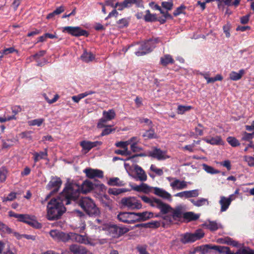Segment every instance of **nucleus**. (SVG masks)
<instances>
[{
    "mask_svg": "<svg viewBox=\"0 0 254 254\" xmlns=\"http://www.w3.org/2000/svg\"><path fill=\"white\" fill-rule=\"evenodd\" d=\"M67 190L64 193L63 190L56 197L52 198L48 203L47 219L50 221L57 220L61 218L66 211L64 204L68 205L73 201Z\"/></svg>",
    "mask_w": 254,
    "mask_h": 254,
    "instance_id": "f257e3e1",
    "label": "nucleus"
},
{
    "mask_svg": "<svg viewBox=\"0 0 254 254\" xmlns=\"http://www.w3.org/2000/svg\"><path fill=\"white\" fill-rule=\"evenodd\" d=\"M93 186H95L93 183L88 179L84 180L81 185L77 183L73 184L68 180L65 184L63 192L64 193L67 190L70 198L75 201L78 199L81 193L87 194L94 190Z\"/></svg>",
    "mask_w": 254,
    "mask_h": 254,
    "instance_id": "f03ea898",
    "label": "nucleus"
},
{
    "mask_svg": "<svg viewBox=\"0 0 254 254\" xmlns=\"http://www.w3.org/2000/svg\"><path fill=\"white\" fill-rule=\"evenodd\" d=\"M78 205L83 209L87 215L91 217H97L101 215L100 209L97 206L94 201L89 197L81 198Z\"/></svg>",
    "mask_w": 254,
    "mask_h": 254,
    "instance_id": "7ed1b4c3",
    "label": "nucleus"
},
{
    "mask_svg": "<svg viewBox=\"0 0 254 254\" xmlns=\"http://www.w3.org/2000/svg\"><path fill=\"white\" fill-rule=\"evenodd\" d=\"M9 217H14L18 219V221L26 223L35 229H41L42 227L41 223L35 219V216L29 214H17L12 211L8 212Z\"/></svg>",
    "mask_w": 254,
    "mask_h": 254,
    "instance_id": "20e7f679",
    "label": "nucleus"
},
{
    "mask_svg": "<svg viewBox=\"0 0 254 254\" xmlns=\"http://www.w3.org/2000/svg\"><path fill=\"white\" fill-rule=\"evenodd\" d=\"M103 226L102 228V230L109 232L114 238H119L129 231L128 228L125 226H119L111 223L103 224Z\"/></svg>",
    "mask_w": 254,
    "mask_h": 254,
    "instance_id": "39448f33",
    "label": "nucleus"
},
{
    "mask_svg": "<svg viewBox=\"0 0 254 254\" xmlns=\"http://www.w3.org/2000/svg\"><path fill=\"white\" fill-rule=\"evenodd\" d=\"M204 236V233L200 229L195 230L194 233L186 232L180 235V241L183 244L192 243L200 240Z\"/></svg>",
    "mask_w": 254,
    "mask_h": 254,
    "instance_id": "423d86ee",
    "label": "nucleus"
},
{
    "mask_svg": "<svg viewBox=\"0 0 254 254\" xmlns=\"http://www.w3.org/2000/svg\"><path fill=\"white\" fill-rule=\"evenodd\" d=\"M196 253L199 254H222V246L211 244L202 245L194 247Z\"/></svg>",
    "mask_w": 254,
    "mask_h": 254,
    "instance_id": "0eeeda50",
    "label": "nucleus"
},
{
    "mask_svg": "<svg viewBox=\"0 0 254 254\" xmlns=\"http://www.w3.org/2000/svg\"><path fill=\"white\" fill-rule=\"evenodd\" d=\"M62 31L76 37L81 36L88 37L89 35V33L87 30L83 29L79 26H65L63 27Z\"/></svg>",
    "mask_w": 254,
    "mask_h": 254,
    "instance_id": "6e6552de",
    "label": "nucleus"
},
{
    "mask_svg": "<svg viewBox=\"0 0 254 254\" xmlns=\"http://www.w3.org/2000/svg\"><path fill=\"white\" fill-rule=\"evenodd\" d=\"M152 151H148V156L157 159L158 160H164L170 158L166 155V151L162 150L157 147H153Z\"/></svg>",
    "mask_w": 254,
    "mask_h": 254,
    "instance_id": "1a4fd4ad",
    "label": "nucleus"
},
{
    "mask_svg": "<svg viewBox=\"0 0 254 254\" xmlns=\"http://www.w3.org/2000/svg\"><path fill=\"white\" fill-rule=\"evenodd\" d=\"M83 172L86 174V177L90 179H95L96 178L102 179L104 177L103 171L99 169L86 168Z\"/></svg>",
    "mask_w": 254,
    "mask_h": 254,
    "instance_id": "9d476101",
    "label": "nucleus"
},
{
    "mask_svg": "<svg viewBox=\"0 0 254 254\" xmlns=\"http://www.w3.org/2000/svg\"><path fill=\"white\" fill-rule=\"evenodd\" d=\"M134 212H120L117 215L119 221L127 224H134V219H131V216L134 215Z\"/></svg>",
    "mask_w": 254,
    "mask_h": 254,
    "instance_id": "9b49d317",
    "label": "nucleus"
},
{
    "mask_svg": "<svg viewBox=\"0 0 254 254\" xmlns=\"http://www.w3.org/2000/svg\"><path fill=\"white\" fill-rule=\"evenodd\" d=\"M62 185V181L60 178L55 176L52 177L51 180L49 182L46 187L47 190H51L53 189V190H56L57 193L59 191L61 186Z\"/></svg>",
    "mask_w": 254,
    "mask_h": 254,
    "instance_id": "f8f14e48",
    "label": "nucleus"
},
{
    "mask_svg": "<svg viewBox=\"0 0 254 254\" xmlns=\"http://www.w3.org/2000/svg\"><path fill=\"white\" fill-rule=\"evenodd\" d=\"M154 201L156 204L155 207L160 210V213L162 214H166L170 211L173 210V208L168 204L164 203L159 198H154Z\"/></svg>",
    "mask_w": 254,
    "mask_h": 254,
    "instance_id": "ddd939ff",
    "label": "nucleus"
},
{
    "mask_svg": "<svg viewBox=\"0 0 254 254\" xmlns=\"http://www.w3.org/2000/svg\"><path fill=\"white\" fill-rule=\"evenodd\" d=\"M50 236L54 238H57L63 242H66L70 238L69 234L56 230H52L50 232Z\"/></svg>",
    "mask_w": 254,
    "mask_h": 254,
    "instance_id": "4468645a",
    "label": "nucleus"
},
{
    "mask_svg": "<svg viewBox=\"0 0 254 254\" xmlns=\"http://www.w3.org/2000/svg\"><path fill=\"white\" fill-rule=\"evenodd\" d=\"M226 254H254V250L249 248H242L238 250L235 253L232 252L229 247L223 246V252Z\"/></svg>",
    "mask_w": 254,
    "mask_h": 254,
    "instance_id": "2eb2a0df",
    "label": "nucleus"
},
{
    "mask_svg": "<svg viewBox=\"0 0 254 254\" xmlns=\"http://www.w3.org/2000/svg\"><path fill=\"white\" fill-rule=\"evenodd\" d=\"M129 186L133 190L137 192H142L145 193H148L151 191V189L153 188L143 183H141L140 185H133L130 183Z\"/></svg>",
    "mask_w": 254,
    "mask_h": 254,
    "instance_id": "dca6fc26",
    "label": "nucleus"
},
{
    "mask_svg": "<svg viewBox=\"0 0 254 254\" xmlns=\"http://www.w3.org/2000/svg\"><path fill=\"white\" fill-rule=\"evenodd\" d=\"M198 190H186L176 193L175 196L180 197H185L186 198H190L193 197H197L198 195Z\"/></svg>",
    "mask_w": 254,
    "mask_h": 254,
    "instance_id": "f3484780",
    "label": "nucleus"
},
{
    "mask_svg": "<svg viewBox=\"0 0 254 254\" xmlns=\"http://www.w3.org/2000/svg\"><path fill=\"white\" fill-rule=\"evenodd\" d=\"M153 189L154 190L153 193L155 195L164 199L171 200V195L165 190L158 187H153Z\"/></svg>",
    "mask_w": 254,
    "mask_h": 254,
    "instance_id": "a211bd4d",
    "label": "nucleus"
},
{
    "mask_svg": "<svg viewBox=\"0 0 254 254\" xmlns=\"http://www.w3.org/2000/svg\"><path fill=\"white\" fill-rule=\"evenodd\" d=\"M134 170L137 175L138 179L141 181H146L147 178L144 170L139 165L135 164L134 166Z\"/></svg>",
    "mask_w": 254,
    "mask_h": 254,
    "instance_id": "6ab92c4d",
    "label": "nucleus"
},
{
    "mask_svg": "<svg viewBox=\"0 0 254 254\" xmlns=\"http://www.w3.org/2000/svg\"><path fill=\"white\" fill-rule=\"evenodd\" d=\"M160 41L159 38H150L144 43L147 47L148 52H151L156 47V44Z\"/></svg>",
    "mask_w": 254,
    "mask_h": 254,
    "instance_id": "aec40b11",
    "label": "nucleus"
},
{
    "mask_svg": "<svg viewBox=\"0 0 254 254\" xmlns=\"http://www.w3.org/2000/svg\"><path fill=\"white\" fill-rule=\"evenodd\" d=\"M69 250L73 254H86L87 253V250L85 247L77 244L70 245Z\"/></svg>",
    "mask_w": 254,
    "mask_h": 254,
    "instance_id": "412c9836",
    "label": "nucleus"
},
{
    "mask_svg": "<svg viewBox=\"0 0 254 254\" xmlns=\"http://www.w3.org/2000/svg\"><path fill=\"white\" fill-rule=\"evenodd\" d=\"M134 200H135V197H123L121 200V203L123 207H127L128 209H133Z\"/></svg>",
    "mask_w": 254,
    "mask_h": 254,
    "instance_id": "4be33fe9",
    "label": "nucleus"
},
{
    "mask_svg": "<svg viewBox=\"0 0 254 254\" xmlns=\"http://www.w3.org/2000/svg\"><path fill=\"white\" fill-rule=\"evenodd\" d=\"M124 4L127 8L131 7L133 4H135L136 7L144 8L142 0H124Z\"/></svg>",
    "mask_w": 254,
    "mask_h": 254,
    "instance_id": "5701e85b",
    "label": "nucleus"
},
{
    "mask_svg": "<svg viewBox=\"0 0 254 254\" xmlns=\"http://www.w3.org/2000/svg\"><path fill=\"white\" fill-rule=\"evenodd\" d=\"M174 63L175 61L170 55L166 54L160 58V64L163 66H167L169 64H173Z\"/></svg>",
    "mask_w": 254,
    "mask_h": 254,
    "instance_id": "b1692460",
    "label": "nucleus"
},
{
    "mask_svg": "<svg viewBox=\"0 0 254 254\" xmlns=\"http://www.w3.org/2000/svg\"><path fill=\"white\" fill-rule=\"evenodd\" d=\"M80 59L85 63H89L95 59V56L91 52H88L86 49H84L83 54L80 56Z\"/></svg>",
    "mask_w": 254,
    "mask_h": 254,
    "instance_id": "393cba45",
    "label": "nucleus"
},
{
    "mask_svg": "<svg viewBox=\"0 0 254 254\" xmlns=\"http://www.w3.org/2000/svg\"><path fill=\"white\" fill-rule=\"evenodd\" d=\"M142 137L145 139H157L158 135L155 132L154 129L151 127L149 129L146 130L142 134Z\"/></svg>",
    "mask_w": 254,
    "mask_h": 254,
    "instance_id": "a878e982",
    "label": "nucleus"
},
{
    "mask_svg": "<svg viewBox=\"0 0 254 254\" xmlns=\"http://www.w3.org/2000/svg\"><path fill=\"white\" fill-rule=\"evenodd\" d=\"M200 216L199 214H195L193 212H186L183 214V218L188 222L195 221L197 220Z\"/></svg>",
    "mask_w": 254,
    "mask_h": 254,
    "instance_id": "bb28decb",
    "label": "nucleus"
},
{
    "mask_svg": "<svg viewBox=\"0 0 254 254\" xmlns=\"http://www.w3.org/2000/svg\"><path fill=\"white\" fill-rule=\"evenodd\" d=\"M17 140L14 137L9 138H7L6 139H2V148L8 149L13 146V144L15 143Z\"/></svg>",
    "mask_w": 254,
    "mask_h": 254,
    "instance_id": "cd10ccee",
    "label": "nucleus"
},
{
    "mask_svg": "<svg viewBox=\"0 0 254 254\" xmlns=\"http://www.w3.org/2000/svg\"><path fill=\"white\" fill-rule=\"evenodd\" d=\"M134 216L137 217V218L134 219L135 223L136 222H143L149 219V217L147 216V212L143 211L142 212H134Z\"/></svg>",
    "mask_w": 254,
    "mask_h": 254,
    "instance_id": "c85d7f7f",
    "label": "nucleus"
},
{
    "mask_svg": "<svg viewBox=\"0 0 254 254\" xmlns=\"http://www.w3.org/2000/svg\"><path fill=\"white\" fill-rule=\"evenodd\" d=\"M171 186L173 188H176L178 190H182L187 187V182L185 181H181L178 179H176L173 182L171 183Z\"/></svg>",
    "mask_w": 254,
    "mask_h": 254,
    "instance_id": "c756f323",
    "label": "nucleus"
},
{
    "mask_svg": "<svg viewBox=\"0 0 254 254\" xmlns=\"http://www.w3.org/2000/svg\"><path fill=\"white\" fill-rule=\"evenodd\" d=\"M245 70L243 69H240L239 71V72L232 71L230 73V78L234 81L238 80L242 77L243 75L245 74Z\"/></svg>",
    "mask_w": 254,
    "mask_h": 254,
    "instance_id": "7c9ffc66",
    "label": "nucleus"
},
{
    "mask_svg": "<svg viewBox=\"0 0 254 254\" xmlns=\"http://www.w3.org/2000/svg\"><path fill=\"white\" fill-rule=\"evenodd\" d=\"M33 160L35 163L37 162L40 159H45V157L48 156L47 149H45V151H40L39 153L35 152L33 153Z\"/></svg>",
    "mask_w": 254,
    "mask_h": 254,
    "instance_id": "2f4dec72",
    "label": "nucleus"
},
{
    "mask_svg": "<svg viewBox=\"0 0 254 254\" xmlns=\"http://www.w3.org/2000/svg\"><path fill=\"white\" fill-rule=\"evenodd\" d=\"M235 198L236 196L234 195V194L230 195L229 197L223 196V211H226L228 209L232 201Z\"/></svg>",
    "mask_w": 254,
    "mask_h": 254,
    "instance_id": "473e14b6",
    "label": "nucleus"
},
{
    "mask_svg": "<svg viewBox=\"0 0 254 254\" xmlns=\"http://www.w3.org/2000/svg\"><path fill=\"white\" fill-rule=\"evenodd\" d=\"M173 210L172 214L173 220L174 221H180V219L183 217L184 213L180 208H177Z\"/></svg>",
    "mask_w": 254,
    "mask_h": 254,
    "instance_id": "72a5a7b5",
    "label": "nucleus"
},
{
    "mask_svg": "<svg viewBox=\"0 0 254 254\" xmlns=\"http://www.w3.org/2000/svg\"><path fill=\"white\" fill-rule=\"evenodd\" d=\"M64 7L63 5H61L57 7L52 12L49 13L47 15L46 18L48 19L53 18L55 15L61 14V13L64 12Z\"/></svg>",
    "mask_w": 254,
    "mask_h": 254,
    "instance_id": "f704fd0d",
    "label": "nucleus"
},
{
    "mask_svg": "<svg viewBox=\"0 0 254 254\" xmlns=\"http://www.w3.org/2000/svg\"><path fill=\"white\" fill-rule=\"evenodd\" d=\"M129 191V190L126 189V188H121V189H117V188H110L108 190V192L110 194H112L114 195H118L122 193L126 192Z\"/></svg>",
    "mask_w": 254,
    "mask_h": 254,
    "instance_id": "c9c22d12",
    "label": "nucleus"
},
{
    "mask_svg": "<svg viewBox=\"0 0 254 254\" xmlns=\"http://www.w3.org/2000/svg\"><path fill=\"white\" fill-rule=\"evenodd\" d=\"M164 221L161 222V226L163 228H168L173 224V218L172 215H165L162 217Z\"/></svg>",
    "mask_w": 254,
    "mask_h": 254,
    "instance_id": "e433bc0d",
    "label": "nucleus"
},
{
    "mask_svg": "<svg viewBox=\"0 0 254 254\" xmlns=\"http://www.w3.org/2000/svg\"><path fill=\"white\" fill-rule=\"evenodd\" d=\"M147 48L144 43L142 44L138 48V50L135 52V55L137 57H139L150 53V52H148Z\"/></svg>",
    "mask_w": 254,
    "mask_h": 254,
    "instance_id": "4c0bfd02",
    "label": "nucleus"
},
{
    "mask_svg": "<svg viewBox=\"0 0 254 254\" xmlns=\"http://www.w3.org/2000/svg\"><path fill=\"white\" fill-rule=\"evenodd\" d=\"M103 116L108 121H111L115 118L116 113L113 109H110L108 111H104L103 112Z\"/></svg>",
    "mask_w": 254,
    "mask_h": 254,
    "instance_id": "58836bf2",
    "label": "nucleus"
},
{
    "mask_svg": "<svg viewBox=\"0 0 254 254\" xmlns=\"http://www.w3.org/2000/svg\"><path fill=\"white\" fill-rule=\"evenodd\" d=\"M190 202L195 206L197 207H199L202 205H204L206 203L207 205L208 204V201L207 199L204 198H200L197 200H195L193 199H190Z\"/></svg>",
    "mask_w": 254,
    "mask_h": 254,
    "instance_id": "ea45409f",
    "label": "nucleus"
},
{
    "mask_svg": "<svg viewBox=\"0 0 254 254\" xmlns=\"http://www.w3.org/2000/svg\"><path fill=\"white\" fill-rule=\"evenodd\" d=\"M187 8L186 6L184 4H182L179 7H177L173 12V15L175 17H177L178 15L183 14L184 15L186 14V12L185 11V9Z\"/></svg>",
    "mask_w": 254,
    "mask_h": 254,
    "instance_id": "a19ab883",
    "label": "nucleus"
},
{
    "mask_svg": "<svg viewBox=\"0 0 254 254\" xmlns=\"http://www.w3.org/2000/svg\"><path fill=\"white\" fill-rule=\"evenodd\" d=\"M193 109L191 106H184L179 105L177 108V113L178 114L183 115L185 112L189 111L191 109Z\"/></svg>",
    "mask_w": 254,
    "mask_h": 254,
    "instance_id": "79ce46f5",
    "label": "nucleus"
},
{
    "mask_svg": "<svg viewBox=\"0 0 254 254\" xmlns=\"http://www.w3.org/2000/svg\"><path fill=\"white\" fill-rule=\"evenodd\" d=\"M80 145L86 151V153L92 149L91 141H90L83 140L80 142Z\"/></svg>",
    "mask_w": 254,
    "mask_h": 254,
    "instance_id": "37998d69",
    "label": "nucleus"
},
{
    "mask_svg": "<svg viewBox=\"0 0 254 254\" xmlns=\"http://www.w3.org/2000/svg\"><path fill=\"white\" fill-rule=\"evenodd\" d=\"M173 0H169L168 1H162L161 2L162 7L166 9V11H170L173 9Z\"/></svg>",
    "mask_w": 254,
    "mask_h": 254,
    "instance_id": "c03bdc74",
    "label": "nucleus"
},
{
    "mask_svg": "<svg viewBox=\"0 0 254 254\" xmlns=\"http://www.w3.org/2000/svg\"><path fill=\"white\" fill-rule=\"evenodd\" d=\"M140 197L144 202L149 204V205L152 207H155V205L154 204L155 202L154 201V198H157L155 197H152L151 198L147 197L146 195H141L140 196Z\"/></svg>",
    "mask_w": 254,
    "mask_h": 254,
    "instance_id": "a18cd8bd",
    "label": "nucleus"
},
{
    "mask_svg": "<svg viewBox=\"0 0 254 254\" xmlns=\"http://www.w3.org/2000/svg\"><path fill=\"white\" fill-rule=\"evenodd\" d=\"M7 170L5 167H1L0 168V182H4L6 179Z\"/></svg>",
    "mask_w": 254,
    "mask_h": 254,
    "instance_id": "49530a36",
    "label": "nucleus"
},
{
    "mask_svg": "<svg viewBox=\"0 0 254 254\" xmlns=\"http://www.w3.org/2000/svg\"><path fill=\"white\" fill-rule=\"evenodd\" d=\"M145 14L143 16V19L146 22H154V20L153 18L152 13L149 9L145 11Z\"/></svg>",
    "mask_w": 254,
    "mask_h": 254,
    "instance_id": "de8ad7c7",
    "label": "nucleus"
},
{
    "mask_svg": "<svg viewBox=\"0 0 254 254\" xmlns=\"http://www.w3.org/2000/svg\"><path fill=\"white\" fill-rule=\"evenodd\" d=\"M202 166L203 169L208 173L215 174L219 172V171L215 169L213 167L208 166L207 164H203Z\"/></svg>",
    "mask_w": 254,
    "mask_h": 254,
    "instance_id": "09e8293b",
    "label": "nucleus"
},
{
    "mask_svg": "<svg viewBox=\"0 0 254 254\" xmlns=\"http://www.w3.org/2000/svg\"><path fill=\"white\" fill-rule=\"evenodd\" d=\"M44 121V119L42 118L34 119L28 122L29 126L40 127Z\"/></svg>",
    "mask_w": 254,
    "mask_h": 254,
    "instance_id": "8fccbe9b",
    "label": "nucleus"
},
{
    "mask_svg": "<svg viewBox=\"0 0 254 254\" xmlns=\"http://www.w3.org/2000/svg\"><path fill=\"white\" fill-rule=\"evenodd\" d=\"M204 225L211 231H215L218 228L217 224L214 221H209L208 224L205 223Z\"/></svg>",
    "mask_w": 254,
    "mask_h": 254,
    "instance_id": "3c124183",
    "label": "nucleus"
},
{
    "mask_svg": "<svg viewBox=\"0 0 254 254\" xmlns=\"http://www.w3.org/2000/svg\"><path fill=\"white\" fill-rule=\"evenodd\" d=\"M227 142L233 147H236L240 145V143L235 137L229 136L227 138Z\"/></svg>",
    "mask_w": 254,
    "mask_h": 254,
    "instance_id": "603ef678",
    "label": "nucleus"
},
{
    "mask_svg": "<svg viewBox=\"0 0 254 254\" xmlns=\"http://www.w3.org/2000/svg\"><path fill=\"white\" fill-rule=\"evenodd\" d=\"M17 193L15 192H11L9 193L6 197H3L2 198V202H5L7 201H12L16 198Z\"/></svg>",
    "mask_w": 254,
    "mask_h": 254,
    "instance_id": "864d4df0",
    "label": "nucleus"
},
{
    "mask_svg": "<svg viewBox=\"0 0 254 254\" xmlns=\"http://www.w3.org/2000/svg\"><path fill=\"white\" fill-rule=\"evenodd\" d=\"M105 128L102 130L101 136H103L107 135L112 133L113 131H115V128H111V126H107L105 127Z\"/></svg>",
    "mask_w": 254,
    "mask_h": 254,
    "instance_id": "5fc2aeb1",
    "label": "nucleus"
},
{
    "mask_svg": "<svg viewBox=\"0 0 254 254\" xmlns=\"http://www.w3.org/2000/svg\"><path fill=\"white\" fill-rule=\"evenodd\" d=\"M223 244H226L234 247H237L238 245V243L237 242L233 241L231 238L228 237L223 238Z\"/></svg>",
    "mask_w": 254,
    "mask_h": 254,
    "instance_id": "6e6d98bb",
    "label": "nucleus"
},
{
    "mask_svg": "<svg viewBox=\"0 0 254 254\" xmlns=\"http://www.w3.org/2000/svg\"><path fill=\"white\" fill-rule=\"evenodd\" d=\"M223 3L228 6H237L240 3V0H223Z\"/></svg>",
    "mask_w": 254,
    "mask_h": 254,
    "instance_id": "4d7b16f0",
    "label": "nucleus"
},
{
    "mask_svg": "<svg viewBox=\"0 0 254 254\" xmlns=\"http://www.w3.org/2000/svg\"><path fill=\"white\" fill-rule=\"evenodd\" d=\"M117 23L121 25L120 26V28H121L127 27L128 25V21L126 18H122L119 20L117 21Z\"/></svg>",
    "mask_w": 254,
    "mask_h": 254,
    "instance_id": "13d9d810",
    "label": "nucleus"
},
{
    "mask_svg": "<svg viewBox=\"0 0 254 254\" xmlns=\"http://www.w3.org/2000/svg\"><path fill=\"white\" fill-rule=\"evenodd\" d=\"M149 228L157 229L161 226V222L158 221H151L148 222Z\"/></svg>",
    "mask_w": 254,
    "mask_h": 254,
    "instance_id": "bf43d9fd",
    "label": "nucleus"
},
{
    "mask_svg": "<svg viewBox=\"0 0 254 254\" xmlns=\"http://www.w3.org/2000/svg\"><path fill=\"white\" fill-rule=\"evenodd\" d=\"M33 133L32 131H23L21 133L20 135L21 138H27L29 140H32V137L31 135V134Z\"/></svg>",
    "mask_w": 254,
    "mask_h": 254,
    "instance_id": "052dcab7",
    "label": "nucleus"
},
{
    "mask_svg": "<svg viewBox=\"0 0 254 254\" xmlns=\"http://www.w3.org/2000/svg\"><path fill=\"white\" fill-rule=\"evenodd\" d=\"M107 120H106L103 116L102 118L99 119L98 123H97V127L98 128H103L106 127V124L107 123Z\"/></svg>",
    "mask_w": 254,
    "mask_h": 254,
    "instance_id": "680f3d73",
    "label": "nucleus"
},
{
    "mask_svg": "<svg viewBox=\"0 0 254 254\" xmlns=\"http://www.w3.org/2000/svg\"><path fill=\"white\" fill-rule=\"evenodd\" d=\"M137 142H133L130 145L131 150L133 152H137L143 150L142 147L137 146Z\"/></svg>",
    "mask_w": 254,
    "mask_h": 254,
    "instance_id": "e2e57ef3",
    "label": "nucleus"
},
{
    "mask_svg": "<svg viewBox=\"0 0 254 254\" xmlns=\"http://www.w3.org/2000/svg\"><path fill=\"white\" fill-rule=\"evenodd\" d=\"M15 51L18 52L13 47H10L0 51V54L8 55Z\"/></svg>",
    "mask_w": 254,
    "mask_h": 254,
    "instance_id": "0e129e2a",
    "label": "nucleus"
},
{
    "mask_svg": "<svg viewBox=\"0 0 254 254\" xmlns=\"http://www.w3.org/2000/svg\"><path fill=\"white\" fill-rule=\"evenodd\" d=\"M119 178H111L107 182V184L110 186H117L118 184Z\"/></svg>",
    "mask_w": 254,
    "mask_h": 254,
    "instance_id": "69168bd1",
    "label": "nucleus"
},
{
    "mask_svg": "<svg viewBox=\"0 0 254 254\" xmlns=\"http://www.w3.org/2000/svg\"><path fill=\"white\" fill-rule=\"evenodd\" d=\"M150 169L151 171L155 172L159 176H162L163 174V170L161 169L157 168L154 165H151Z\"/></svg>",
    "mask_w": 254,
    "mask_h": 254,
    "instance_id": "338daca9",
    "label": "nucleus"
},
{
    "mask_svg": "<svg viewBox=\"0 0 254 254\" xmlns=\"http://www.w3.org/2000/svg\"><path fill=\"white\" fill-rule=\"evenodd\" d=\"M254 137V133L245 132L243 135L242 139L244 140L250 141Z\"/></svg>",
    "mask_w": 254,
    "mask_h": 254,
    "instance_id": "774afa93",
    "label": "nucleus"
}]
</instances>
